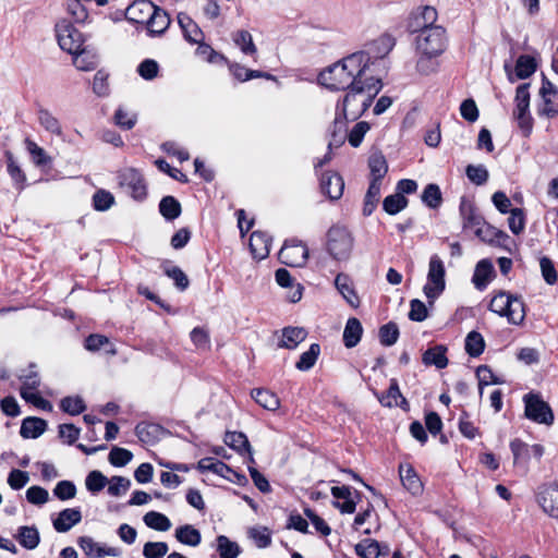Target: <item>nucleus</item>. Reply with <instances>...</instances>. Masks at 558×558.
<instances>
[{"instance_id": "7ed1b4c3", "label": "nucleus", "mask_w": 558, "mask_h": 558, "mask_svg": "<svg viewBox=\"0 0 558 558\" xmlns=\"http://www.w3.org/2000/svg\"><path fill=\"white\" fill-rule=\"evenodd\" d=\"M489 310L515 326L522 325L526 315L522 298L506 291H499L492 298Z\"/></svg>"}, {"instance_id": "603ef678", "label": "nucleus", "mask_w": 558, "mask_h": 558, "mask_svg": "<svg viewBox=\"0 0 558 558\" xmlns=\"http://www.w3.org/2000/svg\"><path fill=\"white\" fill-rule=\"evenodd\" d=\"M248 537L258 548H266L271 544V533L266 526H254L248 530Z\"/></svg>"}, {"instance_id": "72a5a7b5", "label": "nucleus", "mask_w": 558, "mask_h": 558, "mask_svg": "<svg viewBox=\"0 0 558 558\" xmlns=\"http://www.w3.org/2000/svg\"><path fill=\"white\" fill-rule=\"evenodd\" d=\"M251 396L260 407L268 411H276L280 407V400L277 395L267 389H253Z\"/></svg>"}, {"instance_id": "5701e85b", "label": "nucleus", "mask_w": 558, "mask_h": 558, "mask_svg": "<svg viewBox=\"0 0 558 558\" xmlns=\"http://www.w3.org/2000/svg\"><path fill=\"white\" fill-rule=\"evenodd\" d=\"M494 277V266L489 259L477 263L472 281L478 290H484Z\"/></svg>"}, {"instance_id": "49530a36", "label": "nucleus", "mask_w": 558, "mask_h": 558, "mask_svg": "<svg viewBox=\"0 0 558 558\" xmlns=\"http://www.w3.org/2000/svg\"><path fill=\"white\" fill-rule=\"evenodd\" d=\"M160 214L168 220L178 218L181 214L180 203L172 196H166L159 204Z\"/></svg>"}, {"instance_id": "a19ab883", "label": "nucleus", "mask_w": 558, "mask_h": 558, "mask_svg": "<svg viewBox=\"0 0 558 558\" xmlns=\"http://www.w3.org/2000/svg\"><path fill=\"white\" fill-rule=\"evenodd\" d=\"M319 354V344H311L308 350L301 354L300 360L295 364V367L301 372L310 371L315 365Z\"/></svg>"}, {"instance_id": "338daca9", "label": "nucleus", "mask_w": 558, "mask_h": 558, "mask_svg": "<svg viewBox=\"0 0 558 558\" xmlns=\"http://www.w3.org/2000/svg\"><path fill=\"white\" fill-rule=\"evenodd\" d=\"M132 452L128 449L114 447L109 453V462L114 466H124L132 460Z\"/></svg>"}, {"instance_id": "39448f33", "label": "nucleus", "mask_w": 558, "mask_h": 558, "mask_svg": "<svg viewBox=\"0 0 558 558\" xmlns=\"http://www.w3.org/2000/svg\"><path fill=\"white\" fill-rule=\"evenodd\" d=\"M446 269L444 262L438 255H432L428 263V271L426 283L423 287V292L429 305L440 296L446 288Z\"/></svg>"}, {"instance_id": "6e6d98bb", "label": "nucleus", "mask_w": 558, "mask_h": 558, "mask_svg": "<svg viewBox=\"0 0 558 558\" xmlns=\"http://www.w3.org/2000/svg\"><path fill=\"white\" fill-rule=\"evenodd\" d=\"M399 329L395 323H388L379 329V340L383 345L390 347L397 342Z\"/></svg>"}, {"instance_id": "864d4df0", "label": "nucleus", "mask_w": 558, "mask_h": 558, "mask_svg": "<svg viewBox=\"0 0 558 558\" xmlns=\"http://www.w3.org/2000/svg\"><path fill=\"white\" fill-rule=\"evenodd\" d=\"M371 130V124L366 121H360L350 130L348 133V142L349 144L356 148L359 147L364 136L367 134V132Z\"/></svg>"}, {"instance_id": "7c9ffc66", "label": "nucleus", "mask_w": 558, "mask_h": 558, "mask_svg": "<svg viewBox=\"0 0 558 558\" xmlns=\"http://www.w3.org/2000/svg\"><path fill=\"white\" fill-rule=\"evenodd\" d=\"M368 167L371 171V181L383 182V179L388 172V163L381 153H374L368 159Z\"/></svg>"}, {"instance_id": "a211bd4d", "label": "nucleus", "mask_w": 558, "mask_h": 558, "mask_svg": "<svg viewBox=\"0 0 558 558\" xmlns=\"http://www.w3.org/2000/svg\"><path fill=\"white\" fill-rule=\"evenodd\" d=\"M399 474L402 485L408 492L413 496L422 494L423 483L410 464H401L399 466Z\"/></svg>"}, {"instance_id": "f03ea898", "label": "nucleus", "mask_w": 558, "mask_h": 558, "mask_svg": "<svg viewBox=\"0 0 558 558\" xmlns=\"http://www.w3.org/2000/svg\"><path fill=\"white\" fill-rule=\"evenodd\" d=\"M380 78H368V82L349 88L336 106L335 126L342 129L344 120L359 119L372 105L374 98L381 90Z\"/></svg>"}, {"instance_id": "c756f323", "label": "nucleus", "mask_w": 558, "mask_h": 558, "mask_svg": "<svg viewBox=\"0 0 558 558\" xmlns=\"http://www.w3.org/2000/svg\"><path fill=\"white\" fill-rule=\"evenodd\" d=\"M169 24L170 19L166 11L156 7L155 13L148 19L146 26L150 35H160L169 27Z\"/></svg>"}, {"instance_id": "5fc2aeb1", "label": "nucleus", "mask_w": 558, "mask_h": 558, "mask_svg": "<svg viewBox=\"0 0 558 558\" xmlns=\"http://www.w3.org/2000/svg\"><path fill=\"white\" fill-rule=\"evenodd\" d=\"M61 409L71 414V415H78L85 410V403L84 400L78 397H65L60 402Z\"/></svg>"}, {"instance_id": "e2e57ef3", "label": "nucleus", "mask_w": 558, "mask_h": 558, "mask_svg": "<svg viewBox=\"0 0 558 558\" xmlns=\"http://www.w3.org/2000/svg\"><path fill=\"white\" fill-rule=\"evenodd\" d=\"M509 229L514 234H520L525 228V216L521 208H513L510 210L508 218Z\"/></svg>"}, {"instance_id": "de8ad7c7", "label": "nucleus", "mask_w": 558, "mask_h": 558, "mask_svg": "<svg viewBox=\"0 0 558 558\" xmlns=\"http://www.w3.org/2000/svg\"><path fill=\"white\" fill-rule=\"evenodd\" d=\"M137 120V116L131 109L120 106L114 113V122L124 130H131Z\"/></svg>"}, {"instance_id": "052dcab7", "label": "nucleus", "mask_w": 558, "mask_h": 558, "mask_svg": "<svg viewBox=\"0 0 558 558\" xmlns=\"http://www.w3.org/2000/svg\"><path fill=\"white\" fill-rule=\"evenodd\" d=\"M510 449L513 454L514 463L527 462L530 459V446L520 439L510 442Z\"/></svg>"}, {"instance_id": "a18cd8bd", "label": "nucleus", "mask_w": 558, "mask_h": 558, "mask_svg": "<svg viewBox=\"0 0 558 558\" xmlns=\"http://www.w3.org/2000/svg\"><path fill=\"white\" fill-rule=\"evenodd\" d=\"M38 122L48 132L60 135L62 132L59 120L47 109H39Z\"/></svg>"}, {"instance_id": "9b49d317", "label": "nucleus", "mask_w": 558, "mask_h": 558, "mask_svg": "<svg viewBox=\"0 0 558 558\" xmlns=\"http://www.w3.org/2000/svg\"><path fill=\"white\" fill-rule=\"evenodd\" d=\"M538 95L541 101L537 106V113L547 119L556 118L558 116V88L544 77Z\"/></svg>"}, {"instance_id": "8fccbe9b", "label": "nucleus", "mask_w": 558, "mask_h": 558, "mask_svg": "<svg viewBox=\"0 0 558 558\" xmlns=\"http://www.w3.org/2000/svg\"><path fill=\"white\" fill-rule=\"evenodd\" d=\"M422 202L429 208H438L441 205L442 196L440 189L437 184H428L422 194Z\"/></svg>"}, {"instance_id": "c03bdc74", "label": "nucleus", "mask_w": 558, "mask_h": 558, "mask_svg": "<svg viewBox=\"0 0 558 558\" xmlns=\"http://www.w3.org/2000/svg\"><path fill=\"white\" fill-rule=\"evenodd\" d=\"M217 550L220 558H238L241 553L240 546L225 535L217 537Z\"/></svg>"}, {"instance_id": "bf43d9fd", "label": "nucleus", "mask_w": 558, "mask_h": 558, "mask_svg": "<svg viewBox=\"0 0 558 558\" xmlns=\"http://www.w3.org/2000/svg\"><path fill=\"white\" fill-rule=\"evenodd\" d=\"M108 494L118 497L124 495L131 486V481L123 476H113L108 481Z\"/></svg>"}, {"instance_id": "58836bf2", "label": "nucleus", "mask_w": 558, "mask_h": 558, "mask_svg": "<svg viewBox=\"0 0 558 558\" xmlns=\"http://www.w3.org/2000/svg\"><path fill=\"white\" fill-rule=\"evenodd\" d=\"M416 71L422 75H430L438 70L440 56L416 53Z\"/></svg>"}, {"instance_id": "2eb2a0df", "label": "nucleus", "mask_w": 558, "mask_h": 558, "mask_svg": "<svg viewBox=\"0 0 558 558\" xmlns=\"http://www.w3.org/2000/svg\"><path fill=\"white\" fill-rule=\"evenodd\" d=\"M156 5L148 0H135L125 11V17L134 23H147L155 13Z\"/></svg>"}, {"instance_id": "3c124183", "label": "nucleus", "mask_w": 558, "mask_h": 558, "mask_svg": "<svg viewBox=\"0 0 558 558\" xmlns=\"http://www.w3.org/2000/svg\"><path fill=\"white\" fill-rule=\"evenodd\" d=\"M485 341L477 331H471L465 339V351L471 356H478L483 353Z\"/></svg>"}, {"instance_id": "c9c22d12", "label": "nucleus", "mask_w": 558, "mask_h": 558, "mask_svg": "<svg viewBox=\"0 0 558 558\" xmlns=\"http://www.w3.org/2000/svg\"><path fill=\"white\" fill-rule=\"evenodd\" d=\"M73 58V64L75 68L80 71H93L96 69L98 63L97 54L90 50H87L86 48H82V52H78L77 54H72Z\"/></svg>"}, {"instance_id": "f257e3e1", "label": "nucleus", "mask_w": 558, "mask_h": 558, "mask_svg": "<svg viewBox=\"0 0 558 558\" xmlns=\"http://www.w3.org/2000/svg\"><path fill=\"white\" fill-rule=\"evenodd\" d=\"M371 57L364 51L353 52L324 69L319 83L330 90H344L376 78L369 73Z\"/></svg>"}, {"instance_id": "0eeeda50", "label": "nucleus", "mask_w": 558, "mask_h": 558, "mask_svg": "<svg viewBox=\"0 0 558 558\" xmlns=\"http://www.w3.org/2000/svg\"><path fill=\"white\" fill-rule=\"evenodd\" d=\"M57 39L60 48L70 54L82 52L85 35L68 21H61L56 25Z\"/></svg>"}, {"instance_id": "473e14b6", "label": "nucleus", "mask_w": 558, "mask_h": 558, "mask_svg": "<svg viewBox=\"0 0 558 558\" xmlns=\"http://www.w3.org/2000/svg\"><path fill=\"white\" fill-rule=\"evenodd\" d=\"M233 43L240 48V50L254 59L257 54V47L254 44L253 36L245 29H240L232 35Z\"/></svg>"}, {"instance_id": "0e129e2a", "label": "nucleus", "mask_w": 558, "mask_h": 558, "mask_svg": "<svg viewBox=\"0 0 558 558\" xmlns=\"http://www.w3.org/2000/svg\"><path fill=\"white\" fill-rule=\"evenodd\" d=\"M7 159H8V172L12 180L17 185L19 190H22L26 180V177L24 172L21 170V168L16 165L13 155L11 153H7Z\"/></svg>"}, {"instance_id": "4be33fe9", "label": "nucleus", "mask_w": 558, "mask_h": 558, "mask_svg": "<svg viewBox=\"0 0 558 558\" xmlns=\"http://www.w3.org/2000/svg\"><path fill=\"white\" fill-rule=\"evenodd\" d=\"M355 553L362 558H378L389 553L387 545L381 546L377 541L366 538L355 545Z\"/></svg>"}, {"instance_id": "bb28decb", "label": "nucleus", "mask_w": 558, "mask_h": 558, "mask_svg": "<svg viewBox=\"0 0 558 558\" xmlns=\"http://www.w3.org/2000/svg\"><path fill=\"white\" fill-rule=\"evenodd\" d=\"M335 284L337 290L352 307L360 305V299L352 287L351 279L347 275L339 274L336 277Z\"/></svg>"}, {"instance_id": "e433bc0d", "label": "nucleus", "mask_w": 558, "mask_h": 558, "mask_svg": "<svg viewBox=\"0 0 558 558\" xmlns=\"http://www.w3.org/2000/svg\"><path fill=\"white\" fill-rule=\"evenodd\" d=\"M475 234L482 241L487 243H499L501 240L507 238V234L504 231L484 221L475 229Z\"/></svg>"}, {"instance_id": "20e7f679", "label": "nucleus", "mask_w": 558, "mask_h": 558, "mask_svg": "<svg viewBox=\"0 0 558 558\" xmlns=\"http://www.w3.org/2000/svg\"><path fill=\"white\" fill-rule=\"evenodd\" d=\"M447 45V32L440 25L424 26L415 37L416 53L441 56Z\"/></svg>"}, {"instance_id": "79ce46f5", "label": "nucleus", "mask_w": 558, "mask_h": 558, "mask_svg": "<svg viewBox=\"0 0 558 558\" xmlns=\"http://www.w3.org/2000/svg\"><path fill=\"white\" fill-rule=\"evenodd\" d=\"M225 442L242 452V451H247L250 453V461L253 462L254 459L252 457V452H251V446L248 444V440L246 438V436L243 434V433H239V432H229L226 434V437H225Z\"/></svg>"}, {"instance_id": "6ab92c4d", "label": "nucleus", "mask_w": 558, "mask_h": 558, "mask_svg": "<svg viewBox=\"0 0 558 558\" xmlns=\"http://www.w3.org/2000/svg\"><path fill=\"white\" fill-rule=\"evenodd\" d=\"M81 520L82 514L78 509L68 508L62 510L53 520V527L59 533H65L80 523Z\"/></svg>"}, {"instance_id": "2f4dec72", "label": "nucleus", "mask_w": 558, "mask_h": 558, "mask_svg": "<svg viewBox=\"0 0 558 558\" xmlns=\"http://www.w3.org/2000/svg\"><path fill=\"white\" fill-rule=\"evenodd\" d=\"M178 22L183 29L185 38L191 43H199L203 39V32L198 25L185 13H179Z\"/></svg>"}, {"instance_id": "680f3d73", "label": "nucleus", "mask_w": 558, "mask_h": 558, "mask_svg": "<svg viewBox=\"0 0 558 558\" xmlns=\"http://www.w3.org/2000/svg\"><path fill=\"white\" fill-rule=\"evenodd\" d=\"M21 397L28 403H32L33 405H35L36 408L40 409V410H45V411H51L52 410V405L51 403L44 399L38 390L36 391H27L26 389L25 390H21Z\"/></svg>"}, {"instance_id": "aec40b11", "label": "nucleus", "mask_w": 558, "mask_h": 558, "mask_svg": "<svg viewBox=\"0 0 558 558\" xmlns=\"http://www.w3.org/2000/svg\"><path fill=\"white\" fill-rule=\"evenodd\" d=\"M306 337L307 331L303 327H286L281 330L279 347L294 350Z\"/></svg>"}, {"instance_id": "b1692460", "label": "nucleus", "mask_w": 558, "mask_h": 558, "mask_svg": "<svg viewBox=\"0 0 558 558\" xmlns=\"http://www.w3.org/2000/svg\"><path fill=\"white\" fill-rule=\"evenodd\" d=\"M447 348L445 345H435L427 349L422 356V361L427 366H435L439 369L448 365Z\"/></svg>"}, {"instance_id": "c85d7f7f", "label": "nucleus", "mask_w": 558, "mask_h": 558, "mask_svg": "<svg viewBox=\"0 0 558 558\" xmlns=\"http://www.w3.org/2000/svg\"><path fill=\"white\" fill-rule=\"evenodd\" d=\"M363 327L357 318H349L343 330V342L349 349L354 348L361 340Z\"/></svg>"}, {"instance_id": "4c0bfd02", "label": "nucleus", "mask_w": 558, "mask_h": 558, "mask_svg": "<svg viewBox=\"0 0 558 558\" xmlns=\"http://www.w3.org/2000/svg\"><path fill=\"white\" fill-rule=\"evenodd\" d=\"M144 523L156 531L166 532L171 529V521L167 515L157 511H149L143 518Z\"/></svg>"}, {"instance_id": "412c9836", "label": "nucleus", "mask_w": 558, "mask_h": 558, "mask_svg": "<svg viewBox=\"0 0 558 558\" xmlns=\"http://www.w3.org/2000/svg\"><path fill=\"white\" fill-rule=\"evenodd\" d=\"M250 250L254 258L264 259L270 252V239L262 231H254L250 236Z\"/></svg>"}, {"instance_id": "774afa93", "label": "nucleus", "mask_w": 558, "mask_h": 558, "mask_svg": "<svg viewBox=\"0 0 558 558\" xmlns=\"http://www.w3.org/2000/svg\"><path fill=\"white\" fill-rule=\"evenodd\" d=\"M53 494L60 500H69L75 497L76 487L70 481H61L56 485Z\"/></svg>"}, {"instance_id": "9d476101", "label": "nucleus", "mask_w": 558, "mask_h": 558, "mask_svg": "<svg viewBox=\"0 0 558 558\" xmlns=\"http://www.w3.org/2000/svg\"><path fill=\"white\" fill-rule=\"evenodd\" d=\"M119 185L134 199L142 201L146 197V184L141 172L134 168H125L118 174Z\"/></svg>"}, {"instance_id": "f3484780", "label": "nucleus", "mask_w": 558, "mask_h": 558, "mask_svg": "<svg viewBox=\"0 0 558 558\" xmlns=\"http://www.w3.org/2000/svg\"><path fill=\"white\" fill-rule=\"evenodd\" d=\"M78 545L86 556L89 557H104L111 556L118 557L121 555L120 549L116 547H106L95 542L89 536H81L78 538Z\"/></svg>"}, {"instance_id": "13d9d810", "label": "nucleus", "mask_w": 558, "mask_h": 558, "mask_svg": "<svg viewBox=\"0 0 558 558\" xmlns=\"http://www.w3.org/2000/svg\"><path fill=\"white\" fill-rule=\"evenodd\" d=\"M465 173L468 179L476 185H482L488 180V171L483 165H469Z\"/></svg>"}, {"instance_id": "37998d69", "label": "nucleus", "mask_w": 558, "mask_h": 558, "mask_svg": "<svg viewBox=\"0 0 558 558\" xmlns=\"http://www.w3.org/2000/svg\"><path fill=\"white\" fill-rule=\"evenodd\" d=\"M378 400L385 407H398L405 403V399L402 397L399 386L395 379L391 380L387 392L380 396Z\"/></svg>"}, {"instance_id": "4d7b16f0", "label": "nucleus", "mask_w": 558, "mask_h": 558, "mask_svg": "<svg viewBox=\"0 0 558 558\" xmlns=\"http://www.w3.org/2000/svg\"><path fill=\"white\" fill-rule=\"evenodd\" d=\"M169 547L165 542H147L143 547L145 558H163Z\"/></svg>"}, {"instance_id": "09e8293b", "label": "nucleus", "mask_w": 558, "mask_h": 558, "mask_svg": "<svg viewBox=\"0 0 558 558\" xmlns=\"http://www.w3.org/2000/svg\"><path fill=\"white\" fill-rule=\"evenodd\" d=\"M408 206V199L404 195L396 193L388 195L383 202V208L388 215H397Z\"/></svg>"}, {"instance_id": "f8f14e48", "label": "nucleus", "mask_w": 558, "mask_h": 558, "mask_svg": "<svg viewBox=\"0 0 558 558\" xmlns=\"http://www.w3.org/2000/svg\"><path fill=\"white\" fill-rule=\"evenodd\" d=\"M280 260L291 267H302L308 258V248L298 240H289L279 252Z\"/></svg>"}, {"instance_id": "6e6552de", "label": "nucleus", "mask_w": 558, "mask_h": 558, "mask_svg": "<svg viewBox=\"0 0 558 558\" xmlns=\"http://www.w3.org/2000/svg\"><path fill=\"white\" fill-rule=\"evenodd\" d=\"M525 416L537 424L550 426L554 423V413L547 402L537 393H526L523 397Z\"/></svg>"}, {"instance_id": "ddd939ff", "label": "nucleus", "mask_w": 558, "mask_h": 558, "mask_svg": "<svg viewBox=\"0 0 558 558\" xmlns=\"http://www.w3.org/2000/svg\"><path fill=\"white\" fill-rule=\"evenodd\" d=\"M537 502L544 512L558 519V484L549 483L541 486L537 493Z\"/></svg>"}, {"instance_id": "393cba45", "label": "nucleus", "mask_w": 558, "mask_h": 558, "mask_svg": "<svg viewBox=\"0 0 558 558\" xmlns=\"http://www.w3.org/2000/svg\"><path fill=\"white\" fill-rule=\"evenodd\" d=\"M197 470L202 473L211 472L228 480H230V475L233 473L226 463L216 460L215 458L201 459L197 463Z\"/></svg>"}, {"instance_id": "1a4fd4ad", "label": "nucleus", "mask_w": 558, "mask_h": 558, "mask_svg": "<svg viewBox=\"0 0 558 558\" xmlns=\"http://www.w3.org/2000/svg\"><path fill=\"white\" fill-rule=\"evenodd\" d=\"M530 84L524 83L518 86L514 97L513 117L525 136L530 135L533 128V120L530 114Z\"/></svg>"}, {"instance_id": "a878e982", "label": "nucleus", "mask_w": 558, "mask_h": 558, "mask_svg": "<svg viewBox=\"0 0 558 558\" xmlns=\"http://www.w3.org/2000/svg\"><path fill=\"white\" fill-rule=\"evenodd\" d=\"M47 428L45 420L39 417H26L23 420L20 434L23 438H38Z\"/></svg>"}, {"instance_id": "69168bd1", "label": "nucleus", "mask_w": 558, "mask_h": 558, "mask_svg": "<svg viewBox=\"0 0 558 558\" xmlns=\"http://www.w3.org/2000/svg\"><path fill=\"white\" fill-rule=\"evenodd\" d=\"M107 483V477L100 471H92L85 481L86 488L92 493L100 492Z\"/></svg>"}, {"instance_id": "4468645a", "label": "nucleus", "mask_w": 558, "mask_h": 558, "mask_svg": "<svg viewBox=\"0 0 558 558\" xmlns=\"http://www.w3.org/2000/svg\"><path fill=\"white\" fill-rule=\"evenodd\" d=\"M320 189L331 201H337L343 194L344 181L339 173L328 171L322 175Z\"/></svg>"}, {"instance_id": "f704fd0d", "label": "nucleus", "mask_w": 558, "mask_h": 558, "mask_svg": "<svg viewBox=\"0 0 558 558\" xmlns=\"http://www.w3.org/2000/svg\"><path fill=\"white\" fill-rule=\"evenodd\" d=\"M460 214L463 219L464 228L476 229L483 222V218L477 214L472 203L462 199L460 204Z\"/></svg>"}, {"instance_id": "ea45409f", "label": "nucleus", "mask_w": 558, "mask_h": 558, "mask_svg": "<svg viewBox=\"0 0 558 558\" xmlns=\"http://www.w3.org/2000/svg\"><path fill=\"white\" fill-rule=\"evenodd\" d=\"M16 538L19 543L27 549H34L39 544V533L34 526H21Z\"/></svg>"}, {"instance_id": "dca6fc26", "label": "nucleus", "mask_w": 558, "mask_h": 558, "mask_svg": "<svg viewBox=\"0 0 558 558\" xmlns=\"http://www.w3.org/2000/svg\"><path fill=\"white\" fill-rule=\"evenodd\" d=\"M508 72V78L510 82L514 80H525L530 77L537 69V62L534 57L529 54H522L517 59L513 72L508 70V65H505Z\"/></svg>"}, {"instance_id": "423d86ee", "label": "nucleus", "mask_w": 558, "mask_h": 558, "mask_svg": "<svg viewBox=\"0 0 558 558\" xmlns=\"http://www.w3.org/2000/svg\"><path fill=\"white\" fill-rule=\"evenodd\" d=\"M353 248V238L343 227L335 226L327 234V250L337 260H345L350 257Z\"/></svg>"}, {"instance_id": "cd10ccee", "label": "nucleus", "mask_w": 558, "mask_h": 558, "mask_svg": "<svg viewBox=\"0 0 558 558\" xmlns=\"http://www.w3.org/2000/svg\"><path fill=\"white\" fill-rule=\"evenodd\" d=\"M174 536L183 545L196 547L202 542L201 532L191 524H184L175 530Z\"/></svg>"}]
</instances>
